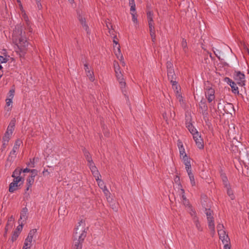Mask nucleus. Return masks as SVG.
<instances>
[{"label":"nucleus","mask_w":249,"mask_h":249,"mask_svg":"<svg viewBox=\"0 0 249 249\" xmlns=\"http://www.w3.org/2000/svg\"><path fill=\"white\" fill-rule=\"evenodd\" d=\"M19 233H18V231H14V232L12 236V237H11V240L12 241V242H14L15 240H16L17 238H18V237L19 235Z\"/></svg>","instance_id":"obj_37"},{"label":"nucleus","mask_w":249,"mask_h":249,"mask_svg":"<svg viewBox=\"0 0 249 249\" xmlns=\"http://www.w3.org/2000/svg\"><path fill=\"white\" fill-rule=\"evenodd\" d=\"M218 233L219 236V238L221 240L223 243H224L226 241H229L230 240V239L228 235L226 233L225 231H221Z\"/></svg>","instance_id":"obj_10"},{"label":"nucleus","mask_w":249,"mask_h":249,"mask_svg":"<svg viewBox=\"0 0 249 249\" xmlns=\"http://www.w3.org/2000/svg\"><path fill=\"white\" fill-rule=\"evenodd\" d=\"M153 13L152 11H148L147 13V18L149 27L154 26V23L153 19Z\"/></svg>","instance_id":"obj_12"},{"label":"nucleus","mask_w":249,"mask_h":249,"mask_svg":"<svg viewBox=\"0 0 249 249\" xmlns=\"http://www.w3.org/2000/svg\"><path fill=\"white\" fill-rule=\"evenodd\" d=\"M223 244L224 245V249H231V245L230 240L229 241H226V242Z\"/></svg>","instance_id":"obj_42"},{"label":"nucleus","mask_w":249,"mask_h":249,"mask_svg":"<svg viewBox=\"0 0 249 249\" xmlns=\"http://www.w3.org/2000/svg\"><path fill=\"white\" fill-rule=\"evenodd\" d=\"M180 195L183 199V203L186 207H190V204L188 200L185 196V191L183 189L180 188Z\"/></svg>","instance_id":"obj_13"},{"label":"nucleus","mask_w":249,"mask_h":249,"mask_svg":"<svg viewBox=\"0 0 249 249\" xmlns=\"http://www.w3.org/2000/svg\"><path fill=\"white\" fill-rule=\"evenodd\" d=\"M117 80L119 82L120 87L122 89V90H123V89L125 87V82L124 81L123 76L122 73H118V74L116 75Z\"/></svg>","instance_id":"obj_11"},{"label":"nucleus","mask_w":249,"mask_h":249,"mask_svg":"<svg viewBox=\"0 0 249 249\" xmlns=\"http://www.w3.org/2000/svg\"><path fill=\"white\" fill-rule=\"evenodd\" d=\"M179 177L178 176H176L175 178L174 181L176 183H178V186L180 187V188H182V186L179 182Z\"/></svg>","instance_id":"obj_52"},{"label":"nucleus","mask_w":249,"mask_h":249,"mask_svg":"<svg viewBox=\"0 0 249 249\" xmlns=\"http://www.w3.org/2000/svg\"><path fill=\"white\" fill-rule=\"evenodd\" d=\"M83 151L84 152V156H85L87 161L88 162V164H89L91 162H93L92 159L91 155H90V153L89 152V151H87L85 148H84L83 149Z\"/></svg>","instance_id":"obj_18"},{"label":"nucleus","mask_w":249,"mask_h":249,"mask_svg":"<svg viewBox=\"0 0 249 249\" xmlns=\"http://www.w3.org/2000/svg\"><path fill=\"white\" fill-rule=\"evenodd\" d=\"M11 135L8 134L7 135V133L5 132L4 136L3 137V141H5L6 142H9V140L11 138Z\"/></svg>","instance_id":"obj_44"},{"label":"nucleus","mask_w":249,"mask_h":249,"mask_svg":"<svg viewBox=\"0 0 249 249\" xmlns=\"http://www.w3.org/2000/svg\"><path fill=\"white\" fill-rule=\"evenodd\" d=\"M7 61V59L2 56L0 55V62L1 63H6Z\"/></svg>","instance_id":"obj_56"},{"label":"nucleus","mask_w":249,"mask_h":249,"mask_svg":"<svg viewBox=\"0 0 249 249\" xmlns=\"http://www.w3.org/2000/svg\"><path fill=\"white\" fill-rule=\"evenodd\" d=\"M23 227V223L22 222L20 224H19L16 230L15 231H18V233H20V231L22 230Z\"/></svg>","instance_id":"obj_53"},{"label":"nucleus","mask_w":249,"mask_h":249,"mask_svg":"<svg viewBox=\"0 0 249 249\" xmlns=\"http://www.w3.org/2000/svg\"><path fill=\"white\" fill-rule=\"evenodd\" d=\"M92 173L93 176L95 178L96 181H98V180L100 179V177H101L98 170L94 172H92Z\"/></svg>","instance_id":"obj_40"},{"label":"nucleus","mask_w":249,"mask_h":249,"mask_svg":"<svg viewBox=\"0 0 249 249\" xmlns=\"http://www.w3.org/2000/svg\"><path fill=\"white\" fill-rule=\"evenodd\" d=\"M218 232L224 231V226L222 224H218L217 226Z\"/></svg>","instance_id":"obj_51"},{"label":"nucleus","mask_w":249,"mask_h":249,"mask_svg":"<svg viewBox=\"0 0 249 249\" xmlns=\"http://www.w3.org/2000/svg\"><path fill=\"white\" fill-rule=\"evenodd\" d=\"M135 6H136V5L133 6H130L131 12L136 13Z\"/></svg>","instance_id":"obj_60"},{"label":"nucleus","mask_w":249,"mask_h":249,"mask_svg":"<svg viewBox=\"0 0 249 249\" xmlns=\"http://www.w3.org/2000/svg\"><path fill=\"white\" fill-rule=\"evenodd\" d=\"M36 175L31 176L27 179L26 188L25 189V194H27V192L30 190L31 192V187L34 182V178Z\"/></svg>","instance_id":"obj_9"},{"label":"nucleus","mask_w":249,"mask_h":249,"mask_svg":"<svg viewBox=\"0 0 249 249\" xmlns=\"http://www.w3.org/2000/svg\"><path fill=\"white\" fill-rule=\"evenodd\" d=\"M16 119L15 118H13L11 120L9 125L15 127V124H16Z\"/></svg>","instance_id":"obj_55"},{"label":"nucleus","mask_w":249,"mask_h":249,"mask_svg":"<svg viewBox=\"0 0 249 249\" xmlns=\"http://www.w3.org/2000/svg\"><path fill=\"white\" fill-rule=\"evenodd\" d=\"M25 32H23L21 27L16 28L13 34V40L18 47H25L28 45Z\"/></svg>","instance_id":"obj_2"},{"label":"nucleus","mask_w":249,"mask_h":249,"mask_svg":"<svg viewBox=\"0 0 249 249\" xmlns=\"http://www.w3.org/2000/svg\"><path fill=\"white\" fill-rule=\"evenodd\" d=\"M178 147L179 150L180 157L181 158V157L182 156H184V155H186V154L185 153V149L183 147V143L181 141L178 140Z\"/></svg>","instance_id":"obj_15"},{"label":"nucleus","mask_w":249,"mask_h":249,"mask_svg":"<svg viewBox=\"0 0 249 249\" xmlns=\"http://www.w3.org/2000/svg\"><path fill=\"white\" fill-rule=\"evenodd\" d=\"M22 143L20 140L18 139L15 142L14 146L12 150L10 152L9 155L8 159L12 160L13 158H15L17 155V153L18 151L19 146Z\"/></svg>","instance_id":"obj_4"},{"label":"nucleus","mask_w":249,"mask_h":249,"mask_svg":"<svg viewBox=\"0 0 249 249\" xmlns=\"http://www.w3.org/2000/svg\"><path fill=\"white\" fill-rule=\"evenodd\" d=\"M167 70L173 69V65L170 61H168L166 63Z\"/></svg>","instance_id":"obj_50"},{"label":"nucleus","mask_w":249,"mask_h":249,"mask_svg":"<svg viewBox=\"0 0 249 249\" xmlns=\"http://www.w3.org/2000/svg\"><path fill=\"white\" fill-rule=\"evenodd\" d=\"M28 217V209L26 207L23 208L20 213V219H23V221H25Z\"/></svg>","instance_id":"obj_14"},{"label":"nucleus","mask_w":249,"mask_h":249,"mask_svg":"<svg viewBox=\"0 0 249 249\" xmlns=\"http://www.w3.org/2000/svg\"><path fill=\"white\" fill-rule=\"evenodd\" d=\"M227 188V194L229 195V196L231 197V199H232V200L234 199V196L233 195V193L232 190H231L230 186L228 187V188Z\"/></svg>","instance_id":"obj_34"},{"label":"nucleus","mask_w":249,"mask_h":249,"mask_svg":"<svg viewBox=\"0 0 249 249\" xmlns=\"http://www.w3.org/2000/svg\"><path fill=\"white\" fill-rule=\"evenodd\" d=\"M15 91L14 89H12L9 90L8 93V99H13L14 96Z\"/></svg>","instance_id":"obj_38"},{"label":"nucleus","mask_w":249,"mask_h":249,"mask_svg":"<svg viewBox=\"0 0 249 249\" xmlns=\"http://www.w3.org/2000/svg\"><path fill=\"white\" fill-rule=\"evenodd\" d=\"M36 232V229H32L31 230L28 235L27 237L26 238L27 239L30 240V242H32V239L33 238V236L35 235V234Z\"/></svg>","instance_id":"obj_21"},{"label":"nucleus","mask_w":249,"mask_h":249,"mask_svg":"<svg viewBox=\"0 0 249 249\" xmlns=\"http://www.w3.org/2000/svg\"><path fill=\"white\" fill-rule=\"evenodd\" d=\"M183 162L185 165V168L187 172H189L191 171V165L190 163V159L187 156V155H184L181 157Z\"/></svg>","instance_id":"obj_8"},{"label":"nucleus","mask_w":249,"mask_h":249,"mask_svg":"<svg viewBox=\"0 0 249 249\" xmlns=\"http://www.w3.org/2000/svg\"><path fill=\"white\" fill-rule=\"evenodd\" d=\"M181 45L182 47L185 52H186V49L187 48V43L186 42V40L184 39V38L182 39V42H181Z\"/></svg>","instance_id":"obj_45"},{"label":"nucleus","mask_w":249,"mask_h":249,"mask_svg":"<svg viewBox=\"0 0 249 249\" xmlns=\"http://www.w3.org/2000/svg\"><path fill=\"white\" fill-rule=\"evenodd\" d=\"M234 79L239 86L243 87L245 85V76L244 73L240 71H235L234 73Z\"/></svg>","instance_id":"obj_3"},{"label":"nucleus","mask_w":249,"mask_h":249,"mask_svg":"<svg viewBox=\"0 0 249 249\" xmlns=\"http://www.w3.org/2000/svg\"><path fill=\"white\" fill-rule=\"evenodd\" d=\"M131 14L132 17V21L135 23H138V21L137 19V15L136 12H131Z\"/></svg>","instance_id":"obj_39"},{"label":"nucleus","mask_w":249,"mask_h":249,"mask_svg":"<svg viewBox=\"0 0 249 249\" xmlns=\"http://www.w3.org/2000/svg\"><path fill=\"white\" fill-rule=\"evenodd\" d=\"M87 77H88L89 80L93 82L94 80V72L92 71H89V73L87 72L86 73Z\"/></svg>","instance_id":"obj_30"},{"label":"nucleus","mask_w":249,"mask_h":249,"mask_svg":"<svg viewBox=\"0 0 249 249\" xmlns=\"http://www.w3.org/2000/svg\"><path fill=\"white\" fill-rule=\"evenodd\" d=\"M14 126H9L8 125L7 128L8 129V131H13L14 130Z\"/></svg>","instance_id":"obj_62"},{"label":"nucleus","mask_w":249,"mask_h":249,"mask_svg":"<svg viewBox=\"0 0 249 249\" xmlns=\"http://www.w3.org/2000/svg\"><path fill=\"white\" fill-rule=\"evenodd\" d=\"M206 214L207 215V220L211 219L213 218V212L210 209H206Z\"/></svg>","instance_id":"obj_31"},{"label":"nucleus","mask_w":249,"mask_h":249,"mask_svg":"<svg viewBox=\"0 0 249 249\" xmlns=\"http://www.w3.org/2000/svg\"><path fill=\"white\" fill-rule=\"evenodd\" d=\"M187 173L189 177L191 183L192 185L193 186H195L196 182H195L194 176L193 174H192L191 171L189 172H187Z\"/></svg>","instance_id":"obj_25"},{"label":"nucleus","mask_w":249,"mask_h":249,"mask_svg":"<svg viewBox=\"0 0 249 249\" xmlns=\"http://www.w3.org/2000/svg\"><path fill=\"white\" fill-rule=\"evenodd\" d=\"M22 172H23V173H26V172H35V175H37V171L36 170H35V169H33V170H31V169H29L27 168L24 169V170H22Z\"/></svg>","instance_id":"obj_47"},{"label":"nucleus","mask_w":249,"mask_h":249,"mask_svg":"<svg viewBox=\"0 0 249 249\" xmlns=\"http://www.w3.org/2000/svg\"><path fill=\"white\" fill-rule=\"evenodd\" d=\"M208 226L210 230L211 231V233L212 234H214L215 231V228H214V223L213 218L211 219H208Z\"/></svg>","instance_id":"obj_17"},{"label":"nucleus","mask_w":249,"mask_h":249,"mask_svg":"<svg viewBox=\"0 0 249 249\" xmlns=\"http://www.w3.org/2000/svg\"><path fill=\"white\" fill-rule=\"evenodd\" d=\"M194 223L196 225V228L199 231H202V228L201 227V225L199 223L198 218L196 216H195L193 217V219Z\"/></svg>","instance_id":"obj_19"},{"label":"nucleus","mask_w":249,"mask_h":249,"mask_svg":"<svg viewBox=\"0 0 249 249\" xmlns=\"http://www.w3.org/2000/svg\"><path fill=\"white\" fill-rule=\"evenodd\" d=\"M190 209V214H191V215L192 216V218L193 219V217L195 216H196V213L195 211H194L193 210V209L192 208L191 206H190V207H189Z\"/></svg>","instance_id":"obj_54"},{"label":"nucleus","mask_w":249,"mask_h":249,"mask_svg":"<svg viewBox=\"0 0 249 249\" xmlns=\"http://www.w3.org/2000/svg\"><path fill=\"white\" fill-rule=\"evenodd\" d=\"M13 178H14V180L13 181V182L18 183L19 182L21 181L22 184L23 183V182L24 180V178L22 177H18H18H13Z\"/></svg>","instance_id":"obj_35"},{"label":"nucleus","mask_w":249,"mask_h":249,"mask_svg":"<svg viewBox=\"0 0 249 249\" xmlns=\"http://www.w3.org/2000/svg\"><path fill=\"white\" fill-rule=\"evenodd\" d=\"M30 167H34V161H31V163H29L28 165Z\"/></svg>","instance_id":"obj_63"},{"label":"nucleus","mask_w":249,"mask_h":249,"mask_svg":"<svg viewBox=\"0 0 249 249\" xmlns=\"http://www.w3.org/2000/svg\"><path fill=\"white\" fill-rule=\"evenodd\" d=\"M113 66L116 75L118 74V73H122L120 71V67L118 62L114 61L113 62Z\"/></svg>","instance_id":"obj_23"},{"label":"nucleus","mask_w":249,"mask_h":249,"mask_svg":"<svg viewBox=\"0 0 249 249\" xmlns=\"http://www.w3.org/2000/svg\"><path fill=\"white\" fill-rule=\"evenodd\" d=\"M84 70L86 72V73L88 72L89 73V71H90V68L89 67V65L87 63H85L84 64Z\"/></svg>","instance_id":"obj_49"},{"label":"nucleus","mask_w":249,"mask_h":249,"mask_svg":"<svg viewBox=\"0 0 249 249\" xmlns=\"http://www.w3.org/2000/svg\"><path fill=\"white\" fill-rule=\"evenodd\" d=\"M78 18L81 24L86 22L85 18L83 17L80 14H78Z\"/></svg>","instance_id":"obj_43"},{"label":"nucleus","mask_w":249,"mask_h":249,"mask_svg":"<svg viewBox=\"0 0 249 249\" xmlns=\"http://www.w3.org/2000/svg\"><path fill=\"white\" fill-rule=\"evenodd\" d=\"M42 173L44 176H46L49 175L50 173L48 171V169H44Z\"/></svg>","instance_id":"obj_58"},{"label":"nucleus","mask_w":249,"mask_h":249,"mask_svg":"<svg viewBox=\"0 0 249 249\" xmlns=\"http://www.w3.org/2000/svg\"><path fill=\"white\" fill-rule=\"evenodd\" d=\"M82 247L80 246V248H79V247L75 246L74 245H73V248L72 249H82Z\"/></svg>","instance_id":"obj_64"},{"label":"nucleus","mask_w":249,"mask_h":249,"mask_svg":"<svg viewBox=\"0 0 249 249\" xmlns=\"http://www.w3.org/2000/svg\"><path fill=\"white\" fill-rule=\"evenodd\" d=\"M230 86L231 88L232 92L234 93H239L238 87L236 86V84L235 82L231 83V84H230Z\"/></svg>","instance_id":"obj_27"},{"label":"nucleus","mask_w":249,"mask_h":249,"mask_svg":"<svg viewBox=\"0 0 249 249\" xmlns=\"http://www.w3.org/2000/svg\"><path fill=\"white\" fill-rule=\"evenodd\" d=\"M205 96L206 98L208 100L209 103H211L215 99V91L214 89L212 88H208L206 89V91L205 92Z\"/></svg>","instance_id":"obj_6"},{"label":"nucleus","mask_w":249,"mask_h":249,"mask_svg":"<svg viewBox=\"0 0 249 249\" xmlns=\"http://www.w3.org/2000/svg\"><path fill=\"white\" fill-rule=\"evenodd\" d=\"M103 192H104L105 196H106V198L108 201H109V199L110 198V195L111 194L109 192V191L108 190V189L106 188L105 189L103 190Z\"/></svg>","instance_id":"obj_32"},{"label":"nucleus","mask_w":249,"mask_h":249,"mask_svg":"<svg viewBox=\"0 0 249 249\" xmlns=\"http://www.w3.org/2000/svg\"><path fill=\"white\" fill-rule=\"evenodd\" d=\"M20 184L18 185V183L12 182L9 185V191L10 193H13L14 191L18 189V186H20Z\"/></svg>","instance_id":"obj_16"},{"label":"nucleus","mask_w":249,"mask_h":249,"mask_svg":"<svg viewBox=\"0 0 249 249\" xmlns=\"http://www.w3.org/2000/svg\"><path fill=\"white\" fill-rule=\"evenodd\" d=\"M12 99L7 98L6 99V104L7 107L12 106ZM12 108V106L10 108H8V110H10Z\"/></svg>","instance_id":"obj_41"},{"label":"nucleus","mask_w":249,"mask_h":249,"mask_svg":"<svg viewBox=\"0 0 249 249\" xmlns=\"http://www.w3.org/2000/svg\"><path fill=\"white\" fill-rule=\"evenodd\" d=\"M193 139L196 142V145L199 149H203L204 147L203 141L198 134H195Z\"/></svg>","instance_id":"obj_7"},{"label":"nucleus","mask_w":249,"mask_h":249,"mask_svg":"<svg viewBox=\"0 0 249 249\" xmlns=\"http://www.w3.org/2000/svg\"><path fill=\"white\" fill-rule=\"evenodd\" d=\"M187 127L189 131L193 135V137L195 134L196 135V134H198V132L196 131V129L194 128L192 124L188 125Z\"/></svg>","instance_id":"obj_24"},{"label":"nucleus","mask_w":249,"mask_h":249,"mask_svg":"<svg viewBox=\"0 0 249 249\" xmlns=\"http://www.w3.org/2000/svg\"><path fill=\"white\" fill-rule=\"evenodd\" d=\"M149 32H155V27L154 26L150 27H149Z\"/></svg>","instance_id":"obj_61"},{"label":"nucleus","mask_w":249,"mask_h":249,"mask_svg":"<svg viewBox=\"0 0 249 249\" xmlns=\"http://www.w3.org/2000/svg\"><path fill=\"white\" fill-rule=\"evenodd\" d=\"M225 81L227 82L230 85V84H231V83L234 82L231 79L228 77L225 78Z\"/></svg>","instance_id":"obj_57"},{"label":"nucleus","mask_w":249,"mask_h":249,"mask_svg":"<svg viewBox=\"0 0 249 249\" xmlns=\"http://www.w3.org/2000/svg\"><path fill=\"white\" fill-rule=\"evenodd\" d=\"M97 181L98 182V186L102 190L107 188L105 185L104 182L101 179H100Z\"/></svg>","instance_id":"obj_36"},{"label":"nucleus","mask_w":249,"mask_h":249,"mask_svg":"<svg viewBox=\"0 0 249 249\" xmlns=\"http://www.w3.org/2000/svg\"><path fill=\"white\" fill-rule=\"evenodd\" d=\"M222 181L226 188L230 186L227 177L225 175H221Z\"/></svg>","instance_id":"obj_26"},{"label":"nucleus","mask_w":249,"mask_h":249,"mask_svg":"<svg viewBox=\"0 0 249 249\" xmlns=\"http://www.w3.org/2000/svg\"><path fill=\"white\" fill-rule=\"evenodd\" d=\"M88 165L89 166V168H90L91 172H94L98 171L97 168L95 166V164L93 163V162H91V163L88 164Z\"/></svg>","instance_id":"obj_33"},{"label":"nucleus","mask_w":249,"mask_h":249,"mask_svg":"<svg viewBox=\"0 0 249 249\" xmlns=\"http://www.w3.org/2000/svg\"><path fill=\"white\" fill-rule=\"evenodd\" d=\"M36 5H37V8L39 9H41L42 7L40 1H36Z\"/></svg>","instance_id":"obj_59"},{"label":"nucleus","mask_w":249,"mask_h":249,"mask_svg":"<svg viewBox=\"0 0 249 249\" xmlns=\"http://www.w3.org/2000/svg\"><path fill=\"white\" fill-rule=\"evenodd\" d=\"M117 52L116 53V55L117 58L120 60H122L123 59V56L121 53L120 46L119 45L117 47Z\"/></svg>","instance_id":"obj_28"},{"label":"nucleus","mask_w":249,"mask_h":249,"mask_svg":"<svg viewBox=\"0 0 249 249\" xmlns=\"http://www.w3.org/2000/svg\"><path fill=\"white\" fill-rule=\"evenodd\" d=\"M22 172V169L19 168H16L13 172L12 177H21V174Z\"/></svg>","instance_id":"obj_22"},{"label":"nucleus","mask_w":249,"mask_h":249,"mask_svg":"<svg viewBox=\"0 0 249 249\" xmlns=\"http://www.w3.org/2000/svg\"><path fill=\"white\" fill-rule=\"evenodd\" d=\"M167 72L168 79L170 81V82L172 83L173 88L177 89V82L176 81L174 80L176 79V76L174 69L167 70Z\"/></svg>","instance_id":"obj_5"},{"label":"nucleus","mask_w":249,"mask_h":249,"mask_svg":"<svg viewBox=\"0 0 249 249\" xmlns=\"http://www.w3.org/2000/svg\"><path fill=\"white\" fill-rule=\"evenodd\" d=\"M81 25H82L83 28L87 32V34H89V26L86 24V22H85L84 23H82V24H81Z\"/></svg>","instance_id":"obj_48"},{"label":"nucleus","mask_w":249,"mask_h":249,"mask_svg":"<svg viewBox=\"0 0 249 249\" xmlns=\"http://www.w3.org/2000/svg\"><path fill=\"white\" fill-rule=\"evenodd\" d=\"M199 107L202 109L203 113H205L208 109V106L205 101H201L199 104Z\"/></svg>","instance_id":"obj_20"},{"label":"nucleus","mask_w":249,"mask_h":249,"mask_svg":"<svg viewBox=\"0 0 249 249\" xmlns=\"http://www.w3.org/2000/svg\"><path fill=\"white\" fill-rule=\"evenodd\" d=\"M32 245V242L26 239L24 242V246L22 249H30Z\"/></svg>","instance_id":"obj_29"},{"label":"nucleus","mask_w":249,"mask_h":249,"mask_svg":"<svg viewBox=\"0 0 249 249\" xmlns=\"http://www.w3.org/2000/svg\"><path fill=\"white\" fill-rule=\"evenodd\" d=\"M89 227L86 226V223L83 220H80L74 229L73 233V245L80 248L82 247V243L87 236Z\"/></svg>","instance_id":"obj_1"},{"label":"nucleus","mask_w":249,"mask_h":249,"mask_svg":"<svg viewBox=\"0 0 249 249\" xmlns=\"http://www.w3.org/2000/svg\"><path fill=\"white\" fill-rule=\"evenodd\" d=\"M22 17H23L24 20L25 21V22L26 23L27 26H29L30 25V21L29 20V18H28L27 15L24 13L22 15Z\"/></svg>","instance_id":"obj_46"}]
</instances>
